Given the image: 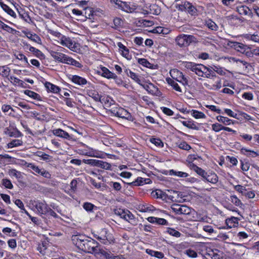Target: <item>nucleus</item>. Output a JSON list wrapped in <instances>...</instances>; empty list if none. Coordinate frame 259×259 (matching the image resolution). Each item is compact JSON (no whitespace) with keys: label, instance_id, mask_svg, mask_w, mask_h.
Returning a JSON list of instances; mask_svg holds the SVG:
<instances>
[{"label":"nucleus","instance_id":"nucleus-33","mask_svg":"<svg viewBox=\"0 0 259 259\" xmlns=\"http://www.w3.org/2000/svg\"><path fill=\"white\" fill-rule=\"evenodd\" d=\"M191 112V115L196 119L205 118L206 117L205 115L202 112L196 110H192Z\"/></svg>","mask_w":259,"mask_h":259},{"label":"nucleus","instance_id":"nucleus-19","mask_svg":"<svg viewBox=\"0 0 259 259\" xmlns=\"http://www.w3.org/2000/svg\"><path fill=\"white\" fill-rule=\"evenodd\" d=\"M124 72L126 73V74L128 77H131L132 79L134 80L136 82H137L140 85H142L141 83V80L139 77V76L137 74L127 69H126Z\"/></svg>","mask_w":259,"mask_h":259},{"label":"nucleus","instance_id":"nucleus-51","mask_svg":"<svg viewBox=\"0 0 259 259\" xmlns=\"http://www.w3.org/2000/svg\"><path fill=\"white\" fill-rule=\"evenodd\" d=\"M1 28H2L3 30H6V31H7L9 33H14V32L15 31V29L12 28L8 25H7L5 24V23H4L3 22H2V21H1Z\"/></svg>","mask_w":259,"mask_h":259},{"label":"nucleus","instance_id":"nucleus-52","mask_svg":"<svg viewBox=\"0 0 259 259\" xmlns=\"http://www.w3.org/2000/svg\"><path fill=\"white\" fill-rule=\"evenodd\" d=\"M169 84H170L176 91L181 92L182 90L179 84L174 80L170 79V81H168Z\"/></svg>","mask_w":259,"mask_h":259},{"label":"nucleus","instance_id":"nucleus-17","mask_svg":"<svg viewBox=\"0 0 259 259\" xmlns=\"http://www.w3.org/2000/svg\"><path fill=\"white\" fill-rule=\"evenodd\" d=\"M204 179H205L207 182L212 184H215L218 181V177L214 173L208 174L206 172Z\"/></svg>","mask_w":259,"mask_h":259},{"label":"nucleus","instance_id":"nucleus-46","mask_svg":"<svg viewBox=\"0 0 259 259\" xmlns=\"http://www.w3.org/2000/svg\"><path fill=\"white\" fill-rule=\"evenodd\" d=\"M83 207L85 210L90 212L93 211V210L94 208H97V207L95 206L94 204L89 202L84 203Z\"/></svg>","mask_w":259,"mask_h":259},{"label":"nucleus","instance_id":"nucleus-28","mask_svg":"<svg viewBox=\"0 0 259 259\" xmlns=\"http://www.w3.org/2000/svg\"><path fill=\"white\" fill-rule=\"evenodd\" d=\"M23 144V142L21 140L15 139L13 140L11 142L9 143L7 145V148H12L13 147H18L21 146Z\"/></svg>","mask_w":259,"mask_h":259},{"label":"nucleus","instance_id":"nucleus-8","mask_svg":"<svg viewBox=\"0 0 259 259\" xmlns=\"http://www.w3.org/2000/svg\"><path fill=\"white\" fill-rule=\"evenodd\" d=\"M59 42L62 46H65L72 50L74 48V44L69 37H67L64 35H62Z\"/></svg>","mask_w":259,"mask_h":259},{"label":"nucleus","instance_id":"nucleus-16","mask_svg":"<svg viewBox=\"0 0 259 259\" xmlns=\"http://www.w3.org/2000/svg\"><path fill=\"white\" fill-rule=\"evenodd\" d=\"M151 195L154 198H160L163 200H166L168 197L167 194L159 189H157L155 191H152Z\"/></svg>","mask_w":259,"mask_h":259},{"label":"nucleus","instance_id":"nucleus-61","mask_svg":"<svg viewBox=\"0 0 259 259\" xmlns=\"http://www.w3.org/2000/svg\"><path fill=\"white\" fill-rule=\"evenodd\" d=\"M150 141L152 143L155 144L157 146H163V143L159 139L156 138H152L150 140Z\"/></svg>","mask_w":259,"mask_h":259},{"label":"nucleus","instance_id":"nucleus-60","mask_svg":"<svg viewBox=\"0 0 259 259\" xmlns=\"http://www.w3.org/2000/svg\"><path fill=\"white\" fill-rule=\"evenodd\" d=\"M161 109L164 114L168 116H171L174 114V112L168 108L162 107H161Z\"/></svg>","mask_w":259,"mask_h":259},{"label":"nucleus","instance_id":"nucleus-34","mask_svg":"<svg viewBox=\"0 0 259 259\" xmlns=\"http://www.w3.org/2000/svg\"><path fill=\"white\" fill-rule=\"evenodd\" d=\"M66 63L72 65L78 68H81L82 67V65H81V63L69 57H68L67 60H66Z\"/></svg>","mask_w":259,"mask_h":259},{"label":"nucleus","instance_id":"nucleus-53","mask_svg":"<svg viewBox=\"0 0 259 259\" xmlns=\"http://www.w3.org/2000/svg\"><path fill=\"white\" fill-rule=\"evenodd\" d=\"M185 253L189 257L195 258L197 256V252L194 250L189 249L185 251Z\"/></svg>","mask_w":259,"mask_h":259},{"label":"nucleus","instance_id":"nucleus-32","mask_svg":"<svg viewBox=\"0 0 259 259\" xmlns=\"http://www.w3.org/2000/svg\"><path fill=\"white\" fill-rule=\"evenodd\" d=\"M217 119L220 122H222L225 125H230L231 123H233L231 119L223 116H218Z\"/></svg>","mask_w":259,"mask_h":259},{"label":"nucleus","instance_id":"nucleus-10","mask_svg":"<svg viewBox=\"0 0 259 259\" xmlns=\"http://www.w3.org/2000/svg\"><path fill=\"white\" fill-rule=\"evenodd\" d=\"M4 133L5 135L10 137L18 138L22 136V134L19 131L14 130L12 127H6Z\"/></svg>","mask_w":259,"mask_h":259},{"label":"nucleus","instance_id":"nucleus-44","mask_svg":"<svg viewBox=\"0 0 259 259\" xmlns=\"http://www.w3.org/2000/svg\"><path fill=\"white\" fill-rule=\"evenodd\" d=\"M83 162L91 166L98 167V164H99V160L93 159H83Z\"/></svg>","mask_w":259,"mask_h":259},{"label":"nucleus","instance_id":"nucleus-11","mask_svg":"<svg viewBox=\"0 0 259 259\" xmlns=\"http://www.w3.org/2000/svg\"><path fill=\"white\" fill-rule=\"evenodd\" d=\"M100 72L101 73L102 76L108 79H116L117 77V75L115 73L111 72L108 68L105 67H101V72Z\"/></svg>","mask_w":259,"mask_h":259},{"label":"nucleus","instance_id":"nucleus-50","mask_svg":"<svg viewBox=\"0 0 259 259\" xmlns=\"http://www.w3.org/2000/svg\"><path fill=\"white\" fill-rule=\"evenodd\" d=\"M89 96L96 102L101 101V97L97 92H90Z\"/></svg>","mask_w":259,"mask_h":259},{"label":"nucleus","instance_id":"nucleus-56","mask_svg":"<svg viewBox=\"0 0 259 259\" xmlns=\"http://www.w3.org/2000/svg\"><path fill=\"white\" fill-rule=\"evenodd\" d=\"M230 200L236 206H239L241 204V201L235 195L231 196Z\"/></svg>","mask_w":259,"mask_h":259},{"label":"nucleus","instance_id":"nucleus-1","mask_svg":"<svg viewBox=\"0 0 259 259\" xmlns=\"http://www.w3.org/2000/svg\"><path fill=\"white\" fill-rule=\"evenodd\" d=\"M74 243L84 252L94 254L97 251V247L99 243L95 240L88 239L83 235H75L73 236Z\"/></svg>","mask_w":259,"mask_h":259},{"label":"nucleus","instance_id":"nucleus-39","mask_svg":"<svg viewBox=\"0 0 259 259\" xmlns=\"http://www.w3.org/2000/svg\"><path fill=\"white\" fill-rule=\"evenodd\" d=\"M204 76L206 78H210L211 77H216V75L213 70L211 69L206 67V70L204 71Z\"/></svg>","mask_w":259,"mask_h":259},{"label":"nucleus","instance_id":"nucleus-22","mask_svg":"<svg viewBox=\"0 0 259 259\" xmlns=\"http://www.w3.org/2000/svg\"><path fill=\"white\" fill-rule=\"evenodd\" d=\"M204 25L211 30L217 31L219 28L218 26L211 19L205 20Z\"/></svg>","mask_w":259,"mask_h":259},{"label":"nucleus","instance_id":"nucleus-58","mask_svg":"<svg viewBox=\"0 0 259 259\" xmlns=\"http://www.w3.org/2000/svg\"><path fill=\"white\" fill-rule=\"evenodd\" d=\"M110 186L112 187L116 191H120L121 189V186L120 183L118 182H111Z\"/></svg>","mask_w":259,"mask_h":259},{"label":"nucleus","instance_id":"nucleus-2","mask_svg":"<svg viewBox=\"0 0 259 259\" xmlns=\"http://www.w3.org/2000/svg\"><path fill=\"white\" fill-rule=\"evenodd\" d=\"M183 65L186 68L194 72L199 76H204V71L206 69L205 66L201 64H196L192 62H183Z\"/></svg>","mask_w":259,"mask_h":259},{"label":"nucleus","instance_id":"nucleus-41","mask_svg":"<svg viewBox=\"0 0 259 259\" xmlns=\"http://www.w3.org/2000/svg\"><path fill=\"white\" fill-rule=\"evenodd\" d=\"M111 166L110 163L99 160L98 167L106 170H110L111 169Z\"/></svg>","mask_w":259,"mask_h":259},{"label":"nucleus","instance_id":"nucleus-54","mask_svg":"<svg viewBox=\"0 0 259 259\" xmlns=\"http://www.w3.org/2000/svg\"><path fill=\"white\" fill-rule=\"evenodd\" d=\"M225 112L229 116L234 117L236 119H238V114L234 113L230 109H225L224 110Z\"/></svg>","mask_w":259,"mask_h":259},{"label":"nucleus","instance_id":"nucleus-27","mask_svg":"<svg viewBox=\"0 0 259 259\" xmlns=\"http://www.w3.org/2000/svg\"><path fill=\"white\" fill-rule=\"evenodd\" d=\"M241 151L243 154L245 155L247 157H255L259 155V154L256 152L244 148L241 149Z\"/></svg>","mask_w":259,"mask_h":259},{"label":"nucleus","instance_id":"nucleus-12","mask_svg":"<svg viewBox=\"0 0 259 259\" xmlns=\"http://www.w3.org/2000/svg\"><path fill=\"white\" fill-rule=\"evenodd\" d=\"M53 133L54 135L68 140L72 139L69 134L60 128L55 129L53 131Z\"/></svg>","mask_w":259,"mask_h":259},{"label":"nucleus","instance_id":"nucleus-49","mask_svg":"<svg viewBox=\"0 0 259 259\" xmlns=\"http://www.w3.org/2000/svg\"><path fill=\"white\" fill-rule=\"evenodd\" d=\"M212 130L215 132H219L221 130H223L224 126L222 124L215 123H213L211 125Z\"/></svg>","mask_w":259,"mask_h":259},{"label":"nucleus","instance_id":"nucleus-42","mask_svg":"<svg viewBox=\"0 0 259 259\" xmlns=\"http://www.w3.org/2000/svg\"><path fill=\"white\" fill-rule=\"evenodd\" d=\"M128 185L131 186H141L144 184V178L138 177L137 179L133 182L127 183Z\"/></svg>","mask_w":259,"mask_h":259},{"label":"nucleus","instance_id":"nucleus-3","mask_svg":"<svg viewBox=\"0 0 259 259\" xmlns=\"http://www.w3.org/2000/svg\"><path fill=\"white\" fill-rule=\"evenodd\" d=\"M114 213L121 219L127 221L132 225H135L136 220L134 215L128 210L121 208H116L114 210Z\"/></svg>","mask_w":259,"mask_h":259},{"label":"nucleus","instance_id":"nucleus-47","mask_svg":"<svg viewBox=\"0 0 259 259\" xmlns=\"http://www.w3.org/2000/svg\"><path fill=\"white\" fill-rule=\"evenodd\" d=\"M187 43V45L189 46L192 42H196L197 41L196 38L192 35L185 34Z\"/></svg>","mask_w":259,"mask_h":259},{"label":"nucleus","instance_id":"nucleus-38","mask_svg":"<svg viewBox=\"0 0 259 259\" xmlns=\"http://www.w3.org/2000/svg\"><path fill=\"white\" fill-rule=\"evenodd\" d=\"M169 192H170L172 195H169L168 197L170 198L171 200L174 201V199H175V200H176L177 198H179V197L181 198L182 193L180 192L176 191H168Z\"/></svg>","mask_w":259,"mask_h":259},{"label":"nucleus","instance_id":"nucleus-40","mask_svg":"<svg viewBox=\"0 0 259 259\" xmlns=\"http://www.w3.org/2000/svg\"><path fill=\"white\" fill-rule=\"evenodd\" d=\"M182 123L183 125L189 128L195 130L198 128L196 124L192 121H182Z\"/></svg>","mask_w":259,"mask_h":259},{"label":"nucleus","instance_id":"nucleus-45","mask_svg":"<svg viewBox=\"0 0 259 259\" xmlns=\"http://www.w3.org/2000/svg\"><path fill=\"white\" fill-rule=\"evenodd\" d=\"M2 185L7 189H12L13 188V185L11 181L8 179H3Z\"/></svg>","mask_w":259,"mask_h":259},{"label":"nucleus","instance_id":"nucleus-35","mask_svg":"<svg viewBox=\"0 0 259 259\" xmlns=\"http://www.w3.org/2000/svg\"><path fill=\"white\" fill-rule=\"evenodd\" d=\"M3 111L6 113V114L10 115L14 111V109L11 107L10 105H4L1 108Z\"/></svg>","mask_w":259,"mask_h":259},{"label":"nucleus","instance_id":"nucleus-20","mask_svg":"<svg viewBox=\"0 0 259 259\" xmlns=\"http://www.w3.org/2000/svg\"><path fill=\"white\" fill-rule=\"evenodd\" d=\"M184 34H182L178 36L176 38L177 44L180 47L188 46L186 37Z\"/></svg>","mask_w":259,"mask_h":259},{"label":"nucleus","instance_id":"nucleus-31","mask_svg":"<svg viewBox=\"0 0 259 259\" xmlns=\"http://www.w3.org/2000/svg\"><path fill=\"white\" fill-rule=\"evenodd\" d=\"M1 8L3 9V10L7 13L8 14L10 15L11 16L16 17V14L7 5L3 4L1 2Z\"/></svg>","mask_w":259,"mask_h":259},{"label":"nucleus","instance_id":"nucleus-59","mask_svg":"<svg viewBox=\"0 0 259 259\" xmlns=\"http://www.w3.org/2000/svg\"><path fill=\"white\" fill-rule=\"evenodd\" d=\"M38 174H40L42 177L47 179H50L51 177V175L50 174V173L49 171L44 169V168H41L40 173H39Z\"/></svg>","mask_w":259,"mask_h":259},{"label":"nucleus","instance_id":"nucleus-55","mask_svg":"<svg viewBox=\"0 0 259 259\" xmlns=\"http://www.w3.org/2000/svg\"><path fill=\"white\" fill-rule=\"evenodd\" d=\"M179 147L180 149H183L185 150H187V151L189 150L191 148V146L188 144H187L186 142H181L179 144Z\"/></svg>","mask_w":259,"mask_h":259},{"label":"nucleus","instance_id":"nucleus-13","mask_svg":"<svg viewBox=\"0 0 259 259\" xmlns=\"http://www.w3.org/2000/svg\"><path fill=\"white\" fill-rule=\"evenodd\" d=\"M183 9L187 11L191 15H195L197 14L196 9L190 3L185 2L183 5L181 6Z\"/></svg>","mask_w":259,"mask_h":259},{"label":"nucleus","instance_id":"nucleus-4","mask_svg":"<svg viewBox=\"0 0 259 259\" xmlns=\"http://www.w3.org/2000/svg\"><path fill=\"white\" fill-rule=\"evenodd\" d=\"M171 210L178 214L190 215L192 209L185 205L175 203L171 206Z\"/></svg>","mask_w":259,"mask_h":259},{"label":"nucleus","instance_id":"nucleus-18","mask_svg":"<svg viewBox=\"0 0 259 259\" xmlns=\"http://www.w3.org/2000/svg\"><path fill=\"white\" fill-rule=\"evenodd\" d=\"M149 11H147V13L158 15L161 12L160 8L155 4L150 5L149 7Z\"/></svg>","mask_w":259,"mask_h":259},{"label":"nucleus","instance_id":"nucleus-7","mask_svg":"<svg viewBox=\"0 0 259 259\" xmlns=\"http://www.w3.org/2000/svg\"><path fill=\"white\" fill-rule=\"evenodd\" d=\"M115 115L120 118L125 119L130 121L133 120V118L131 113L122 108H120L117 110Z\"/></svg>","mask_w":259,"mask_h":259},{"label":"nucleus","instance_id":"nucleus-30","mask_svg":"<svg viewBox=\"0 0 259 259\" xmlns=\"http://www.w3.org/2000/svg\"><path fill=\"white\" fill-rule=\"evenodd\" d=\"M169 175L170 176H176L180 178H186L189 175L187 173L180 171L174 170V169H171L168 171Z\"/></svg>","mask_w":259,"mask_h":259},{"label":"nucleus","instance_id":"nucleus-62","mask_svg":"<svg viewBox=\"0 0 259 259\" xmlns=\"http://www.w3.org/2000/svg\"><path fill=\"white\" fill-rule=\"evenodd\" d=\"M17 59L20 60H24L26 63H28L27 58L22 53H18L15 55Z\"/></svg>","mask_w":259,"mask_h":259},{"label":"nucleus","instance_id":"nucleus-25","mask_svg":"<svg viewBox=\"0 0 259 259\" xmlns=\"http://www.w3.org/2000/svg\"><path fill=\"white\" fill-rule=\"evenodd\" d=\"M94 254H101L102 255H103L104 256V257L106 259H109V258L110 257V256L111 255L110 252H108L106 250L103 249V248H101L100 247V246H99V245H98L97 247V251L95 252Z\"/></svg>","mask_w":259,"mask_h":259},{"label":"nucleus","instance_id":"nucleus-26","mask_svg":"<svg viewBox=\"0 0 259 259\" xmlns=\"http://www.w3.org/2000/svg\"><path fill=\"white\" fill-rule=\"evenodd\" d=\"M35 155L37 156L41 157V159L46 161H51L52 159V157L43 152L37 151L35 153Z\"/></svg>","mask_w":259,"mask_h":259},{"label":"nucleus","instance_id":"nucleus-15","mask_svg":"<svg viewBox=\"0 0 259 259\" xmlns=\"http://www.w3.org/2000/svg\"><path fill=\"white\" fill-rule=\"evenodd\" d=\"M70 78L73 83L79 85H83L87 83V80L85 78L78 75H72Z\"/></svg>","mask_w":259,"mask_h":259},{"label":"nucleus","instance_id":"nucleus-36","mask_svg":"<svg viewBox=\"0 0 259 259\" xmlns=\"http://www.w3.org/2000/svg\"><path fill=\"white\" fill-rule=\"evenodd\" d=\"M120 9L127 13H131L134 11V9L131 8L130 5L126 2H123L122 3H120Z\"/></svg>","mask_w":259,"mask_h":259},{"label":"nucleus","instance_id":"nucleus-21","mask_svg":"<svg viewBox=\"0 0 259 259\" xmlns=\"http://www.w3.org/2000/svg\"><path fill=\"white\" fill-rule=\"evenodd\" d=\"M233 47L237 51L244 53L248 49V47L242 43L238 42H234Z\"/></svg>","mask_w":259,"mask_h":259},{"label":"nucleus","instance_id":"nucleus-64","mask_svg":"<svg viewBox=\"0 0 259 259\" xmlns=\"http://www.w3.org/2000/svg\"><path fill=\"white\" fill-rule=\"evenodd\" d=\"M154 210V207L152 205H150L148 206L143 205L142 206L141 211L142 212H148V211H153Z\"/></svg>","mask_w":259,"mask_h":259},{"label":"nucleus","instance_id":"nucleus-57","mask_svg":"<svg viewBox=\"0 0 259 259\" xmlns=\"http://www.w3.org/2000/svg\"><path fill=\"white\" fill-rule=\"evenodd\" d=\"M248 38L255 42L259 43V32L256 34H250Z\"/></svg>","mask_w":259,"mask_h":259},{"label":"nucleus","instance_id":"nucleus-23","mask_svg":"<svg viewBox=\"0 0 259 259\" xmlns=\"http://www.w3.org/2000/svg\"><path fill=\"white\" fill-rule=\"evenodd\" d=\"M24 93L26 95L29 96V97L33 99L37 100L38 101L42 100L39 94H38L37 93L34 92L32 91L25 90L24 91Z\"/></svg>","mask_w":259,"mask_h":259},{"label":"nucleus","instance_id":"nucleus-63","mask_svg":"<svg viewBox=\"0 0 259 259\" xmlns=\"http://www.w3.org/2000/svg\"><path fill=\"white\" fill-rule=\"evenodd\" d=\"M242 98L247 100H252L253 99V94L250 92H245L243 94Z\"/></svg>","mask_w":259,"mask_h":259},{"label":"nucleus","instance_id":"nucleus-37","mask_svg":"<svg viewBox=\"0 0 259 259\" xmlns=\"http://www.w3.org/2000/svg\"><path fill=\"white\" fill-rule=\"evenodd\" d=\"M24 165L31 168L33 170L34 172L37 173L38 174L40 173V170L41 169H40L37 166L31 163H27L25 162Z\"/></svg>","mask_w":259,"mask_h":259},{"label":"nucleus","instance_id":"nucleus-5","mask_svg":"<svg viewBox=\"0 0 259 259\" xmlns=\"http://www.w3.org/2000/svg\"><path fill=\"white\" fill-rule=\"evenodd\" d=\"M35 208L37 210L38 213L41 215H47L48 213V210L49 209V206L45 201L37 202L35 204Z\"/></svg>","mask_w":259,"mask_h":259},{"label":"nucleus","instance_id":"nucleus-24","mask_svg":"<svg viewBox=\"0 0 259 259\" xmlns=\"http://www.w3.org/2000/svg\"><path fill=\"white\" fill-rule=\"evenodd\" d=\"M190 168L191 169L195 171L197 174L201 176L203 178H204V176L206 175V172H205L204 170L202 169L200 167H199L193 163L190 165Z\"/></svg>","mask_w":259,"mask_h":259},{"label":"nucleus","instance_id":"nucleus-29","mask_svg":"<svg viewBox=\"0 0 259 259\" xmlns=\"http://www.w3.org/2000/svg\"><path fill=\"white\" fill-rule=\"evenodd\" d=\"M45 86L49 91L54 93H57L60 90V88L58 87L50 82H46L45 84Z\"/></svg>","mask_w":259,"mask_h":259},{"label":"nucleus","instance_id":"nucleus-43","mask_svg":"<svg viewBox=\"0 0 259 259\" xmlns=\"http://www.w3.org/2000/svg\"><path fill=\"white\" fill-rule=\"evenodd\" d=\"M138 63L144 67L152 68V64H151L147 59L141 58L138 59Z\"/></svg>","mask_w":259,"mask_h":259},{"label":"nucleus","instance_id":"nucleus-14","mask_svg":"<svg viewBox=\"0 0 259 259\" xmlns=\"http://www.w3.org/2000/svg\"><path fill=\"white\" fill-rule=\"evenodd\" d=\"M8 174L11 177L16 178L19 182L22 181L23 179V174L15 169H10L8 171Z\"/></svg>","mask_w":259,"mask_h":259},{"label":"nucleus","instance_id":"nucleus-48","mask_svg":"<svg viewBox=\"0 0 259 259\" xmlns=\"http://www.w3.org/2000/svg\"><path fill=\"white\" fill-rule=\"evenodd\" d=\"M167 232L169 233L171 236L176 237H179L181 236V233L179 231L172 229V228H167Z\"/></svg>","mask_w":259,"mask_h":259},{"label":"nucleus","instance_id":"nucleus-6","mask_svg":"<svg viewBox=\"0 0 259 259\" xmlns=\"http://www.w3.org/2000/svg\"><path fill=\"white\" fill-rule=\"evenodd\" d=\"M236 11L240 14L248 16L252 18L253 15L252 11L246 6L241 5L236 8Z\"/></svg>","mask_w":259,"mask_h":259},{"label":"nucleus","instance_id":"nucleus-9","mask_svg":"<svg viewBox=\"0 0 259 259\" xmlns=\"http://www.w3.org/2000/svg\"><path fill=\"white\" fill-rule=\"evenodd\" d=\"M51 56L56 60L65 63H66V60H67L68 57L64 54L54 51H52L51 52Z\"/></svg>","mask_w":259,"mask_h":259}]
</instances>
